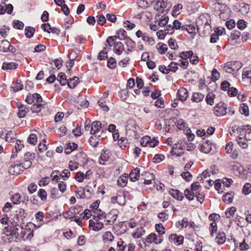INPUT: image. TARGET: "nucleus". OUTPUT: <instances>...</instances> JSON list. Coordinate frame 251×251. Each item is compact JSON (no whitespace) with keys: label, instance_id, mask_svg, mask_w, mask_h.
Here are the masks:
<instances>
[{"label":"nucleus","instance_id":"f257e3e1","mask_svg":"<svg viewBox=\"0 0 251 251\" xmlns=\"http://www.w3.org/2000/svg\"><path fill=\"white\" fill-rule=\"evenodd\" d=\"M201 188L200 183L198 181L194 182L191 184L190 189H186L184 191V195L186 198L189 201H192L194 199L195 194L196 192H199Z\"/></svg>","mask_w":251,"mask_h":251},{"label":"nucleus","instance_id":"f03ea898","mask_svg":"<svg viewBox=\"0 0 251 251\" xmlns=\"http://www.w3.org/2000/svg\"><path fill=\"white\" fill-rule=\"evenodd\" d=\"M138 128L139 126L134 120L129 119L127 121L126 127V134H129L130 135H132L135 138H137L136 133Z\"/></svg>","mask_w":251,"mask_h":251},{"label":"nucleus","instance_id":"7ed1b4c3","mask_svg":"<svg viewBox=\"0 0 251 251\" xmlns=\"http://www.w3.org/2000/svg\"><path fill=\"white\" fill-rule=\"evenodd\" d=\"M240 136L247 140H251V126L250 125L242 126L237 128Z\"/></svg>","mask_w":251,"mask_h":251},{"label":"nucleus","instance_id":"20e7f679","mask_svg":"<svg viewBox=\"0 0 251 251\" xmlns=\"http://www.w3.org/2000/svg\"><path fill=\"white\" fill-rule=\"evenodd\" d=\"M8 171L9 173L13 175H18L24 171L22 164L19 163L12 164L9 167Z\"/></svg>","mask_w":251,"mask_h":251},{"label":"nucleus","instance_id":"39448f33","mask_svg":"<svg viewBox=\"0 0 251 251\" xmlns=\"http://www.w3.org/2000/svg\"><path fill=\"white\" fill-rule=\"evenodd\" d=\"M226 108H227L226 105L223 102H220L218 103L214 107V114L217 116L224 115L226 113Z\"/></svg>","mask_w":251,"mask_h":251},{"label":"nucleus","instance_id":"423d86ee","mask_svg":"<svg viewBox=\"0 0 251 251\" xmlns=\"http://www.w3.org/2000/svg\"><path fill=\"white\" fill-rule=\"evenodd\" d=\"M98 219H100V216H98L97 218L95 219V221L92 220L89 221V227L95 231H99L103 227V223L99 222Z\"/></svg>","mask_w":251,"mask_h":251},{"label":"nucleus","instance_id":"0eeeda50","mask_svg":"<svg viewBox=\"0 0 251 251\" xmlns=\"http://www.w3.org/2000/svg\"><path fill=\"white\" fill-rule=\"evenodd\" d=\"M102 128L101 124L100 121H95L91 126L90 133L92 135H98V134Z\"/></svg>","mask_w":251,"mask_h":251},{"label":"nucleus","instance_id":"6e6552de","mask_svg":"<svg viewBox=\"0 0 251 251\" xmlns=\"http://www.w3.org/2000/svg\"><path fill=\"white\" fill-rule=\"evenodd\" d=\"M169 239L171 242L179 245L183 243L184 238L181 235L178 236L176 234H172L169 236Z\"/></svg>","mask_w":251,"mask_h":251},{"label":"nucleus","instance_id":"1a4fd4ad","mask_svg":"<svg viewBox=\"0 0 251 251\" xmlns=\"http://www.w3.org/2000/svg\"><path fill=\"white\" fill-rule=\"evenodd\" d=\"M169 194L171 196H172L174 199H176L179 201H182L184 199L183 194L182 192H180L179 191L176 189H172L169 190Z\"/></svg>","mask_w":251,"mask_h":251},{"label":"nucleus","instance_id":"9d476101","mask_svg":"<svg viewBox=\"0 0 251 251\" xmlns=\"http://www.w3.org/2000/svg\"><path fill=\"white\" fill-rule=\"evenodd\" d=\"M24 147V145L23 143V141L21 140L17 141L14 148L12 150V155L11 157L15 158L16 156H17L18 152L20 151Z\"/></svg>","mask_w":251,"mask_h":251},{"label":"nucleus","instance_id":"9b49d317","mask_svg":"<svg viewBox=\"0 0 251 251\" xmlns=\"http://www.w3.org/2000/svg\"><path fill=\"white\" fill-rule=\"evenodd\" d=\"M101 238L104 243H109L113 241L114 236L111 232L106 231L102 234Z\"/></svg>","mask_w":251,"mask_h":251},{"label":"nucleus","instance_id":"f8f14e48","mask_svg":"<svg viewBox=\"0 0 251 251\" xmlns=\"http://www.w3.org/2000/svg\"><path fill=\"white\" fill-rule=\"evenodd\" d=\"M177 95L179 100L184 101L188 96V92L185 88H181L178 90Z\"/></svg>","mask_w":251,"mask_h":251},{"label":"nucleus","instance_id":"ddd939ff","mask_svg":"<svg viewBox=\"0 0 251 251\" xmlns=\"http://www.w3.org/2000/svg\"><path fill=\"white\" fill-rule=\"evenodd\" d=\"M236 141L239 146L242 149H245L248 147V144L247 140L245 139L243 136H240L239 134L236 138Z\"/></svg>","mask_w":251,"mask_h":251},{"label":"nucleus","instance_id":"4468645a","mask_svg":"<svg viewBox=\"0 0 251 251\" xmlns=\"http://www.w3.org/2000/svg\"><path fill=\"white\" fill-rule=\"evenodd\" d=\"M78 108H86L89 105L88 101L84 98L79 97L76 101Z\"/></svg>","mask_w":251,"mask_h":251},{"label":"nucleus","instance_id":"2eb2a0df","mask_svg":"<svg viewBox=\"0 0 251 251\" xmlns=\"http://www.w3.org/2000/svg\"><path fill=\"white\" fill-rule=\"evenodd\" d=\"M100 135H93L89 139L90 144L94 147H96L100 142Z\"/></svg>","mask_w":251,"mask_h":251},{"label":"nucleus","instance_id":"dca6fc26","mask_svg":"<svg viewBox=\"0 0 251 251\" xmlns=\"http://www.w3.org/2000/svg\"><path fill=\"white\" fill-rule=\"evenodd\" d=\"M140 170L138 168H135L132 170L129 175V177L131 181H135L138 179L139 177Z\"/></svg>","mask_w":251,"mask_h":251},{"label":"nucleus","instance_id":"f3484780","mask_svg":"<svg viewBox=\"0 0 251 251\" xmlns=\"http://www.w3.org/2000/svg\"><path fill=\"white\" fill-rule=\"evenodd\" d=\"M114 51L118 55H120L124 50V45L121 42H116L114 45Z\"/></svg>","mask_w":251,"mask_h":251},{"label":"nucleus","instance_id":"a211bd4d","mask_svg":"<svg viewBox=\"0 0 251 251\" xmlns=\"http://www.w3.org/2000/svg\"><path fill=\"white\" fill-rule=\"evenodd\" d=\"M18 64L15 62H4L2 69L4 70H13L17 68Z\"/></svg>","mask_w":251,"mask_h":251},{"label":"nucleus","instance_id":"6ab92c4d","mask_svg":"<svg viewBox=\"0 0 251 251\" xmlns=\"http://www.w3.org/2000/svg\"><path fill=\"white\" fill-rule=\"evenodd\" d=\"M16 133L14 131H9L5 136V140L8 142H14L16 139Z\"/></svg>","mask_w":251,"mask_h":251},{"label":"nucleus","instance_id":"aec40b11","mask_svg":"<svg viewBox=\"0 0 251 251\" xmlns=\"http://www.w3.org/2000/svg\"><path fill=\"white\" fill-rule=\"evenodd\" d=\"M204 95L201 93H194L192 98V100L196 102H200L204 99Z\"/></svg>","mask_w":251,"mask_h":251},{"label":"nucleus","instance_id":"412c9836","mask_svg":"<svg viewBox=\"0 0 251 251\" xmlns=\"http://www.w3.org/2000/svg\"><path fill=\"white\" fill-rule=\"evenodd\" d=\"M215 239L216 242L219 245L224 243L226 239L225 233L224 232H219Z\"/></svg>","mask_w":251,"mask_h":251},{"label":"nucleus","instance_id":"4be33fe9","mask_svg":"<svg viewBox=\"0 0 251 251\" xmlns=\"http://www.w3.org/2000/svg\"><path fill=\"white\" fill-rule=\"evenodd\" d=\"M29 111L28 108L25 106H22L19 107V112L18 113V116L20 118L25 117L27 113Z\"/></svg>","mask_w":251,"mask_h":251},{"label":"nucleus","instance_id":"5701e85b","mask_svg":"<svg viewBox=\"0 0 251 251\" xmlns=\"http://www.w3.org/2000/svg\"><path fill=\"white\" fill-rule=\"evenodd\" d=\"M168 0H158L156 2V6L157 7V10L159 9L166 8L168 6L167 3Z\"/></svg>","mask_w":251,"mask_h":251},{"label":"nucleus","instance_id":"b1692460","mask_svg":"<svg viewBox=\"0 0 251 251\" xmlns=\"http://www.w3.org/2000/svg\"><path fill=\"white\" fill-rule=\"evenodd\" d=\"M127 177L128 176H121L117 181V184L122 187L125 186L127 182Z\"/></svg>","mask_w":251,"mask_h":251},{"label":"nucleus","instance_id":"393cba45","mask_svg":"<svg viewBox=\"0 0 251 251\" xmlns=\"http://www.w3.org/2000/svg\"><path fill=\"white\" fill-rule=\"evenodd\" d=\"M78 80L79 78L77 76H74L73 78L69 79L68 81V85L69 88H75L78 83Z\"/></svg>","mask_w":251,"mask_h":251},{"label":"nucleus","instance_id":"a878e982","mask_svg":"<svg viewBox=\"0 0 251 251\" xmlns=\"http://www.w3.org/2000/svg\"><path fill=\"white\" fill-rule=\"evenodd\" d=\"M2 46L7 47L6 50H4V51H10L11 52H14L16 51L15 48L7 41H3L2 43Z\"/></svg>","mask_w":251,"mask_h":251},{"label":"nucleus","instance_id":"bb28decb","mask_svg":"<svg viewBox=\"0 0 251 251\" xmlns=\"http://www.w3.org/2000/svg\"><path fill=\"white\" fill-rule=\"evenodd\" d=\"M236 211V208L234 206H232L227 208L225 212V214L226 218H230L231 217H232Z\"/></svg>","mask_w":251,"mask_h":251},{"label":"nucleus","instance_id":"cd10ccee","mask_svg":"<svg viewBox=\"0 0 251 251\" xmlns=\"http://www.w3.org/2000/svg\"><path fill=\"white\" fill-rule=\"evenodd\" d=\"M242 193L245 195H248L251 193V184L246 183L243 186Z\"/></svg>","mask_w":251,"mask_h":251},{"label":"nucleus","instance_id":"c85d7f7f","mask_svg":"<svg viewBox=\"0 0 251 251\" xmlns=\"http://www.w3.org/2000/svg\"><path fill=\"white\" fill-rule=\"evenodd\" d=\"M60 197L58 190L57 188L53 187L50 191V198L53 199L58 198Z\"/></svg>","mask_w":251,"mask_h":251},{"label":"nucleus","instance_id":"c756f323","mask_svg":"<svg viewBox=\"0 0 251 251\" xmlns=\"http://www.w3.org/2000/svg\"><path fill=\"white\" fill-rule=\"evenodd\" d=\"M193 55V52L192 51H183L179 54V57L181 58L182 59H187V58H189L190 56H192Z\"/></svg>","mask_w":251,"mask_h":251},{"label":"nucleus","instance_id":"7c9ffc66","mask_svg":"<svg viewBox=\"0 0 251 251\" xmlns=\"http://www.w3.org/2000/svg\"><path fill=\"white\" fill-rule=\"evenodd\" d=\"M38 196L43 201H46L47 197V193L43 189H40L38 192Z\"/></svg>","mask_w":251,"mask_h":251},{"label":"nucleus","instance_id":"2f4dec72","mask_svg":"<svg viewBox=\"0 0 251 251\" xmlns=\"http://www.w3.org/2000/svg\"><path fill=\"white\" fill-rule=\"evenodd\" d=\"M214 97L215 95L212 93L207 94L205 98V100L207 103L211 105H213L214 103Z\"/></svg>","mask_w":251,"mask_h":251},{"label":"nucleus","instance_id":"473e14b6","mask_svg":"<svg viewBox=\"0 0 251 251\" xmlns=\"http://www.w3.org/2000/svg\"><path fill=\"white\" fill-rule=\"evenodd\" d=\"M98 104L103 111L106 112L109 111V107L106 105V102L103 100H100L98 102Z\"/></svg>","mask_w":251,"mask_h":251},{"label":"nucleus","instance_id":"72a5a7b5","mask_svg":"<svg viewBox=\"0 0 251 251\" xmlns=\"http://www.w3.org/2000/svg\"><path fill=\"white\" fill-rule=\"evenodd\" d=\"M25 31V36L28 38H30L33 36L35 29L32 27H26Z\"/></svg>","mask_w":251,"mask_h":251},{"label":"nucleus","instance_id":"f704fd0d","mask_svg":"<svg viewBox=\"0 0 251 251\" xmlns=\"http://www.w3.org/2000/svg\"><path fill=\"white\" fill-rule=\"evenodd\" d=\"M232 65V70L234 72L239 70L242 67L241 63L239 61L230 62Z\"/></svg>","mask_w":251,"mask_h":251},{"label":"nucleus","instance_id":"c9c22d12","mask_svg":"<svg viewBox=\"0 0 251 251\" xmlns=\"http://www.w3.org/2000/svg\"><path fill=\"white\" fill-rule=\"evenodd\" d=\"M223 200L226 203H231L233 201V196L230 193H226L223 197Z\"/></svg>","mask_w":251,"mask_h":251},{"label":"nucleus","instance_id":"e433bc0d","mask_svg":"<svg viewBox=\"0 0 251 251\" xmlns=\"http://www.w3.org/2000/svg\"><path fill=\"white\" fill-rule=\"evenodd\" d=\"M178 64L179 63L172 62L168 66L169 72L170 71L173 72H176L178 69L177 65H178Z\"/></svg>","mask_w":251,"mask_h":251},{"label":"nucleus","instance_id":"4c0bfd02","mask_svg":"<svg viewBox=\"0 0 251 251\" xmlns=\"http://www.w3.org/2000/svg\"><path fill=\"white\" fill-rule=\"evenodd\" d=\"M240 112L242 114L248 116L249 114L248 106L245 103H243L240 108Z\"/></svg>","mask_w":251,"mask_h":251},{"label":"nucleus","instance_id":"58836bf2","mask_svg":"<svg viewBox=\"0 0 251 251\" xmlns=\"http://www.w3.org/2000/svg\"><path fill=\"white\" fill-rule=\"evenodd\" d=\"M173 26L174 29H176V30L179 29H181L183 30H184L185 27L184 26H181V23L179 21H178L177 20H174L173 23Z\"/></svg>","mask_w":251,"mask_h":251},{"label":"nucleus","instance_id":"ea45409f","mask_svg":"<svg viewBox=\"0 0 251 251\" xmlns=\"http://www.w3.org/2000/svg\"><path fill=\"white\" fill-rule=\"evenodd\" d=\"M27 141L31 144L35 145L37 141V135L35 134H31L27 139Z\"/></svg>","mask_w":251,"mask_h":251},{"label":"nucleus","instance_id":"a19ab883","mask_svg":"<svg viewBox=\"0 0 251 251\" xmlns=\"http://www.w3.org/2000/svg\"><path fill=\"white\" fill-rule=\"evenodd\" d=\"M126 44L128 47L127 50L128 51H131L132 49H133L135 46V43L129 38L126 39Z\"/></svg>","mask_w":251,"mask_h":251},{"label":"nucleus","instance_id":"79ce46f5","mask_svg":"<svg viewBox=\"0 0 251 251\" xmlns=\"http://www.w3.org/2000/svg\"><path fill=\"white\" fill-rule=\"evenodd\" d=\"M211 150V147H210L207 143H205L201 146V151L205 153H209Z\"/></svg>","mask_w":251,"mask_h":251},{"label":"nucleus","instance_id":"37998d69","mask_svg":"<svg viewBox=\"0 0 251 251\" xmlns=\"http://www.w3.org/2000/svg\"><path fill=\"white\" fill-rule=\"evenodd\" d=\"M203 19L205 21V25H208V23L207 22V20L204 17H200L196 21V24L198 30L201 28V26H202V21H203Z\"/></svg>","mask_w":251,"mask_h":251},{"label":"nucleus","instance_id":"c03bdc74","mask_svg":"<svg viewBox=\"0 0 251 251\" xmlns=\"http://www.w3.org/2000/svg\"><path fill=\"white\" fill-rule=\"evenodd\" d=\"M181 176L187 181H190L192 180V176L188 171L182 173Z\"/></svg>","mask_w":251,"mask_h":251},{"label":"nucleus","instance_id":"a18cd8bd","mask_svg":"<svg viewBox=\"0 0 251 251\" xmlns=\"http://www.w3.org/2000/svg\"><path fill=\"white\" fill-rule=\"evenodd\" d=\"M169 20V19L168 16L162 17L158 22V25L161 27L165 26L168 23Z\"/></svg>","mask_w":251,"mask_h":251},{"label":"nucleus","instance_id":"49530a36","mask_svg":"<svg viewBox=\"0 0 251 251\" xmlns=\"http://www.w3.org/2000/svg\"><path fill=\"white\" fill-rule=\"evenodd\" d=\"M23 84L20 82H16L13 84V86H11V88L13 91L15 92H17L19 90H21L23 89Z\"/></svg>","mask_w":251,"mask_h":251},{"label":"nucleus","instance_id":"de8ad7c7","mask_svg":"<svg viewBox=\"0 0 251 251\" xmlns=\"http://www.w3.org/2000/svg\"><path fill=\"white\" fill-rule=\"evenodd\" d=\"M116 65V61L114 58H110L107 61V66L111 69H114Z\"/></svg>","mask_w":251,"mask_h":251},{"label":"nucleus","instance_id":"09e8293b","mask_svg":"<svg viewBox=\"0 0 251 251\" xmlns=\"http://www.w3.org/2000/svg\"><path fill=\"white\" fill-rule=\"evenodd\" d=\"M21 197L19 193L15 194L12 198L11 201L14 204H19L21 202Z\"/></svg>","mask_w":251,"mask_h":251},{"label":"nucleus","instance_id":"8fccbe9b","mask_svg":"<svg viewBox=\"0 0 251 251\" xmlns=\"http://www.w3.org/2000/svg\"><path fill=\"white\" fill-rule=\"evenodd\" d=\"M24 25L23 23L19 20H14L13 22V26L15 28L22 29Z\"/></svg>","mask_w":251,"mask_h":251},{"label":"nucleus","instance_id":"3c124183","mask_svg":"<svg viewBox=\"0 0 251 251\" xmlns=\"http://www.w3.org/2000/svg\"><path fill=\"white\" fill-rule=\"evenodd\" d=\"M224 70L227 73L231 74L234 73L232 70V65L230 62L225 64L224 66Z\"/></svg>","mask_w":251,"mask_h":251},{"label":"nucleus","instance_id":"603ef678","mask_svg":"<svg viewBox=\"0 0 251 251\" xmlns=\"http://www.w3.org/2000/svg\"><path fill=\"white\" fill-rule=\"evenodd\" d=\"M66 184L64 181H61L58 183V188L60 192L63 193L66 190Z\"/></svg>","mask_w":251,"mask_h":251},{"label":"nucleus","instance_id":"864d4df0","mask_svg":"<svg viewBox=\"0 0 251 251\" xmlns=\"http://www.w3.org/2000/svg\"><path fill=\"white\" fill-rule=\"evenodd\" d=\"M155 229L160 235H163L165 233L164 227L161 224H156L155 225Z\"/></svg>","mask_w":251,"mask_h":251},{"label":"nucleus","instance_id":"5fc2aeb1","mask_svg":"<svg viewBox=\"0 0 251 251\" xmlns=\"http://www.w3.org/2000/svg\"><path fill=\"white\" fill-rule=\"evenodd\" d=\"M35 157V154L34 153H31L29 152H27L25 154V157L24 158V160H33Z\"/></svg>","mask_w":251,"mask_h":251},{"label":"nucleus","instance_id":"6e6d98bb","mask_svg":"<svg viewBox=\"0 0 251 251\" xmlns=\"http://www.w3.org/2000/svg\"><path fill=\"white\" fill-rule=\"evenodd\" d=\"M222 183V182H221L220 179L216 180L214 182V187L216 190L218 191L219 193L223 192V191L222 190H221Z\"/></svg>","mask_w":251,"mask_h":251},{"label":"nucleus","instance_id":"4d7b16f0","mask_svg":"<svg viewBox=\"0 0 251 251\" xmlns=\"http://www.w3.org/2000/svg\"><path fill=\"white\" fill-rule=\"evenodd\" d=\"M41 103H34L31 107V110L33 113L39 112L41 110Z\"/></svg>","mask_w":251,"mask_h":251},{"label":"nucleus","instance_id":"13d9d810","mask_svg":"<svg viewBox=\"0 0 251 251\" xmlns=\"http://www.w3.org/2000/svg\"><path fill=\"white\" fill-rule=\"evenodd\" d=\"M117 38V37L116 36H109L107 39V43L108 45L110 46H114V45L115 43H116V39Z\"/></svg>","mask_w":251,"mask_h":251},{"label":"nucleus","instance_id":"bf43d9fd","mask_svg":"<svg viewBox=\"0 0 251 251\" xmlns=\"http://www.w3.org/2000/svg\"><path fill=\"white\" fill-rule=\"evenodd\" d=\"M127 143V140L125 137H121L118 141V145L122 149H124L126 147V145Z\"/></svg>","mask_w":251,"mask_h":251},{"label":"nucleus","instance_id":"052dcab7","mask_svg":"<svg viewBox=\"0 0 251 251\" xmlns=\"http://www.w3.org/2000/svg\"><path fill=\"white\" fill-rule=\"evenodd\" d=\"M195 197L197 198V200L201 203H202L204 201V195L202 193H200V192H196L195 194Z\"/></svg>","mask_w":251,"mask_h":251},{"label":"nucleus","instance_id":"680f3d73","mask_svg":"<svg viewBox=\"0 0 251 251\" xmlns=\"http://www.w3.org/2000/svg\"><path fill=\"white\" fill-rule=\"evenodd\" d=\"M37 186L34 183H31L28 186V190L30 194H33L37 190Z\"/></svg>","mask_w":251,"mask_h":251},{"label":"nucleus","instance_id":"e2e57ef3","mask_svg":"<svg viewBox=\"0 0 251 251\" xmlns=\"http://www.w3.org/2000/svg\"><path fill=\"white\" fill-rule=\"evenodd\" d=\"M22 164V167L23 169V170H24L25 169H27L28 168H29V167H30V166H31V164H32V162L30 160H23V162H22V163H21Z\"/></svg>","mask_w":251,"mask_h":251},{"label":"nucleus","instance_id":"0e129e2a","mask_svg":"<svg viewBox=\"0 0 251 251\" xmlns=\"http://www.w3.org/2000/svg\"><path fill=\"white\" fill-rule=\"evenodd\" d=\"M175 29L173 26L170 24L167 25L166 28L164 29V32L165 34H172L174 33Z\"/></svg>","mask_w":251,"mask_h":251},{"label":"nucleus","instance_id":"69168bd1","mask_svg":"<svg viewBox=\"0 0 251 251\" xmlns=\"http://www.w3.org/2000/svg\"><path fill=\"white\" fill-rule=\"evenodd\" d=\"M70 171L67 169H65L62 171L60 176H61L63 180H66L70 177Z\"/></svg>","mask_w":251,"mask_h":251},{"label":"nucleus","instance_id":"338daca9","mask_svg":"<svg viewBox=\"0 0 251 251\" xmlns=\"http://www.w3.org/2000/svg\"><path fill=\"white\" fill-rule=\"evenodd\" d=\"M124 242L123 241H119L118 243H117V251H124L125 249H126V245H124Z\"/></svg>","mask_w":251,"mask_h":251},{"label":"nucleus","instance_id":"774afa93","mask_svg":"<svg viewBox=\"0 0 251 251\" xmlns=\"http://www.w3.org/2000/svg\"><path fill=\"white\" fill-rule=\"evenodd\" d=\"M124 26L127 29L130 30L133 29L135 26V25L128 21H126L124 23Z\"/></svg>","mask_w":251,"mask_h":251}]
</instances>
